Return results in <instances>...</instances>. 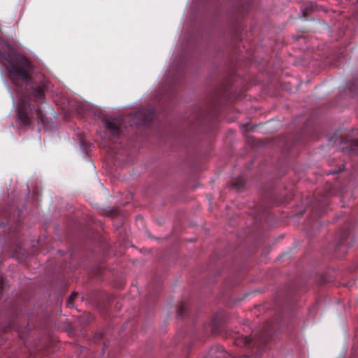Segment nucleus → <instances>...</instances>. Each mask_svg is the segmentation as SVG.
<instances>
[{
	"label": "nucleus",
	"mask_w": 358,
	"mask_h": 358,
	"mask_svg": "<svg viewBox=\"0 0 358 358\" xmlns=\"http://www.w3.org/2000/svg\"><path fill=\"white\" fill-rule=\"evenodd\" d=\"M36 115L38 120H40L43 124L45 123L44 115L40 110H36Z\"/></svg>",
	"instance_id": "20e7f679"
},
{
	"label": "nucleus",
	"mask_w": 358,
	"mask_h": 358,
	"mask_svg": "<svg viewBox=\"0 0 358 358\" xmlns=\"http://www.w3.org/2000/svg\"><path fill=\"white\" fill-rule=\"evenodd\" d=\"M105 129L110 134L111 136L115 138H120L122 131L120 127L122 125L121 119L108 118L103 121Z\"/></svg>",
	"instance_id": "7ed1b4c3"
},
{
	"label": "nucleus",
	"mask_w": 358,
	"mask_h": 358,
	"mask_svg": "<svg viewBox=\"0 0 358 358\" xmlns=\"http://www.w3.org/2000/svg\"><path fill=\"white\" fill-rule=\"evenodd\" d=\"M0 62L6 66L11 76L13 84L22 94L19 99L16 117L22 126L31 124V97L41 100L45 96L44 83L34 80L31 76L30 62L17 53L15 50L0 37Z\"/></svg>",
	"instance_id": "f257e3e1"
},
{
	"label": "nucleus",
	"mask_w": 358,
	"mask_h": 358,
	"mask_svg": "<svg viewBox=\"0 0 358 358\" xmlns=\"http://www.w3.org/2000/svg\"><path fill=\"white\" fill-rule=\"evenodd\" d=\"M155 117V110L152 107L143 108L133 114L130 119L136 126L150 124Z\"/></svg>",
	"instance_id": "f03ea898"
},
{
	"label": "nucleus",
	"mask_w": 358,
	"mask_h": 358,
	"mask_svg": "<svg viewBox=\"0 0 358 358\" xmlns=\"http://www.w3.org/2000/svg\"><path fill=\"white\" fill-rule=\"evenodd\" d=\"M76 297V294H71L67 301V306L69 307H71L73 306L72 303H71V301Z\"/></svg>",
	"instance_id": "39448f33"
}]
</instances>
